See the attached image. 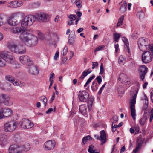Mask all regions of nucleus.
Returning a JSON list of instances; mask_svg holds the SVG:
<instances>
[{
    "mask_svg": "<svg viewBox=\"0 0 153 153\" xmlns=\"http://www.w3.org/2000/svg\"><path fill=\"white\" fill-rule=\"evenodd\" d=\"M126 61L125 56H123L120 55L119 58L118 62L120 65H122L125 63Z\"/></svg>",
    "mask_w": 153,
    "mask_h": 153,
    "instance_id": "30",
    "label": "nucleus"
},
{
    "mask_svg": "<svg viewBox=\"0 0 153 153\" xmlns=\"http://www.w3.org/2000/svg\"><path fill=\"white\" fill-rule=\"evenodd\" d=\"M54 78V74L53 72L51 73L49 78V81H53V79Z\"/></svg>",
    "mask_w": 153,
    "mask_h": 153,
    "instance_id": "52",
    "label": "nucleus"
},
{
    "mask_svg": "<svg viewBox=\"0 0 153 153\" xmlns=\"http://www.w3.org/2000/svg\"><path fill=\"white\" fill-rule=\"evenodd\" d=\"M140 84H138L137 87L134 90L133 92L134 95L130 102V108L131 109V114L133 120L136 119V111L135 109V104L136 99L137 93L139 89Z\"/></svg>",
    "mask_w": 153,
    "mask_h": 153,
    "instance_id": "1",
    "label": "nucleus"
},
{
    "mask_svg": "<svg viewBox=\"0 0 153 153\" xmlns=\"http://www.w3.org/2000/svg\"><path fill=\"white\" fill-rule=\"evenodd\" d=\"M138 15L140 18H142L144 17V14L143 12L141 11L138 13Z\"/></svg>",
    "mask_w": 153,
    "mask_h": 153,
    "instance_id": "57",
    "label": "nucleus"
},
{
    "mask_svg": "<svg viewBox=\"0 0 153 153\" xmlns=\"http://www.w3.org/2000/svg\"><path fill=\"white\" fill-rule=\"evenodd\" d=\"M55 145L54 141L49 140L45 143L43 146L45 150H49L53 149L55 147Z\"/></svg>",
    "mask_w": 153,
    "mask_h": 153,
    "instance_id": "17",
    "label": "nucleus"
},
{
    "mask_svg": "<svg viewBox=\"0 0 153 153\" xmlns=\"http://www.w3.org/2000/svg\"><path fill=\"white\" fill-rule=\"evenodd\" d=\"M124 16L123 15L120 18L117 24V27H118V26H120L122 25L123 21L124 20Z\"/></svg>",
    "mask_w": 153,
    "mask_h": 153,
    "instance_id": "40",
    "label": "nucleus"
},
{
    "mask_svg": "<svg viewBox=\"0 0 153 153\" xmlns=\"http://www.w3.org/2000/svg\"><path fill=\"white\" fill-rule=\"evenodd\" d=\"M71 20H75L77 18V16L75 15L71 14L68 17Z\"/></svg>",
    "mask_w": 153,
    "mask_h": 153,
    "instance_id": "48",
    "label": "nucleus"
},
{
    "mask_svg": "<svg viewBox=\"0 0 153 153\" xmlns=\"http://www.w3.org/2000/svg\"><path fill=\"white\" fill-rule=\"evenodd\" d=\"M88 152L89 153H99V152L96 149L94 146L92 145L89 146Z\"/></svg>",
    "mask_w": 153,
    "mask_h": 153,
    "instance_id": "28",
    "label": "nucleus"
},
{
    "mask_svg": "<svg viewBox=\"0 0 153 153\" xmlns=\"http://www.w3.org/2000/svg\"><path fill=\"white\" fill-rule=\"evenodd\" d=\"M36 18L40 22H45L48 21L49 16L48 15L42 13L38 14Z\"/></svg>",
    "mask_w": 153,
    "mask_h": 153,
    "instance_id": "18",
    "label": "nucleus"
},
{
    "mask_svg": "<svg viewBox=\"0 0 153 153\" xmlns=\"http://www.w3.org/2000/svg\"><path fill=\"white\" fill-rule=\"evenodd\" d=\"M139 70L140 72V77L142 80H143L147 72V68L144 66L141 65L139 67Z\"/></svg>",
    "mask_w": 153,
    "mask_h": 153,
    "instance_id": "21",
    "label": "nucleus"
},
{
    "mask_svg": "<svg viewBox=\"0 0 153 153\" xmlns=\"http://www.w3.org/2000/svg\"><path fill=\"white\" fill-rule=\"evenodd\" d=\"M104 72V68H103V64L102 63L101 64L100 66V71L99 73L100 74H102Z\"/></svg>",
    "mask_w": 153,
    "mask_h": 153,
    "instance_id": "47",
    "label": "nucleus"
},
{
    "mask_svg": "<svg viewBox=\"0 0 153 153\" xmlns=\"http://www.w3.org/2000/svg\"><path fill=\"white\" fill-rule=\"evenodd\" d=\"M97 84L94 81L93 82L91 87L93 90L95 91L97 89Z\"/></svg>",
    "mask_w": 153,
    "mask_h": 153,
    "instance_id": "46",
    "label": "nucleus"
},
{
    "mask_svg": "<svg viewBox=\"0 0 153 153\" xmlns=\"http://www.w3.org/2000/svg\"><path fill=\"white\" fill-rule=\"evenodd\" d=\"M20 15V13H16L14 16L10 18L8 20V24L12 26H15L18 25L19 22L17 20L16 17L19 16Z\"/></svg>",
    "mask_w": 153,
    "mask_h": 153,
    "instance_id": "15",
    "label": "nucleus"
},
{
    "mask_svg": "<svg viewBox=\"0 0 153 153\" xmlns=\"http://www.w3.org/2000/svg\"><path fill=\"white\" fill-rule=\"evenodd\" d=\"M5 78L6 80L11 83H13L15 81V78L10 75H6L5 76Z\"/></svg>",
    "mask_w": 153,
    "mask_h": 153,
    "instance_id": "34",
    "label": "nucleus"
},
{
    "mask_svg": "<svg viewBox=\"0 0 153 153\" xmlns=\"http://www.w3.org/2000/svg\"><path fill=\"white\" fill-rule=\"evenodd\" d=\"M107 84L106 82H105V83L100 88L99 91L98 92L99 94H100L102 92V91L103 90L104 88V87L105 86L106 84Z\"/></svg>",
    "mask_w": 153,
    "mask_h": 153,
    "instance_id": "53",
    "label": "nucleus"
},
{
    "mask_svg": "<svg viewBox=\"0 0 153 153\" xmlns=\"http://www.w3.org/2000/svg\"><path fill=\"white\" fill-rule=\"evenodd\" d=\"M132 38L133 39H136L137 38L138 33L136 31H134L133 32L131 35Z\"/></svg>",
    "mask_w": 153,
    "mask_h": 153,
    "instance_id": "45",
    "label": "nucleus"
},
{
    "mask_svg": "<svg viewBox=\"0 0 153 153\" xmlns=\"http://www.w3.org/2000/svg\"><path fill=\"white\" fill-rule=\"evenodd\" d=\"M122 41L124 42L125 45L127 47L128 49L129 50V43L127 39L125 37H122Z\"/></svg>",
    "mask_w": 153,
    "mask_h": 153,
    "instance_id": "44",
    "label": "nucleus"
},
{
    "mask_svg": "<svg viewBox=\"0 0 153 153\" xmlns=\"http://www.w3.org/2000/svg\"><path fill=\"white\" fill-rule=\"evenodd\" d=\"M120 36V34L118 33H114L113 35L114 41L115 42H118Z\"/></svg>",
    "mask_w": 153,
    "mask_h": 153,
    "instance_id": "35",
    "label": "nucleus"
},
{
    "mask_svg": "<svg viewBox=\"0 0 153 153\" xmlns=\"http://www.w3.org/2000/svg\"><path fill=\"white\" fill-rule=\"evenodd\" d=\"M76 5L79 8H80L82 7L81 1H78L76 3Z\"/></svg>",
    "mask_w": 153,
    "mask_h": 153,
    "instance_id": "54",
    "label": "nucleus"
},
{
    "mask_svg": "<svg viewBox=\"0 0 153 153\" xmlns=\"http://www.w3.org/2000/svg\"><path fill=\"white\" fill-rule=\"evenodd\" d=\"M19 59L21 63L24 65L30 66L33 64V62L31 59L27 56H20Z\"/></svg>",
    "mask_w": 153,
    "mask_h": 153,
    "instance_id": "9",
    "label": "nucleus"
},
{
    "mask_svg": "<svg viewBox=\"0 0 153 153\" xmlns=\"http://www.w3.org/2000/svg\"><path fill=\"white\" fill-rule=\"evenodd\" d=\"M16 127V124L15 122H9L4 125V129L5 131L11 132L15 130Z\"/></svg>",
    "mask_w": 153,
    "mask_h": 153,
    "instance_id": "12",
    "label": "nucleus"
},
{
    "mask_svg": "<svg viewBox=\"0 0 153 153\" xmlns=\"http://www.w3.org/2000/svg\"><path fill=\"white\" fill-rule=\"evenodd\" d=\"M9 48L11 52L16 53L24 54L26 52L25 47L20 45H17L13 44L9 47Z\"/></svg>",
    "mask_w": 153,
    "mask_h": 153,
    "instance_id": "4",
    "label": "nucleus"
},
{
    "mask_svg": "<svg viewBox=\"0 0 153 153\" xmlns=\"http://www.w3.org/2000/svg\"><path fill=\"white\" fill-rule=\"evenodd\" d=\"M114 47L115 49V51L116 53H117L119 49V46L118 44H115L114 45Z\"/></svg>",
    "mask_w": 153,
    "mask_h": 153,
    "instance_id": "60",
    "label": "nucleus"
},
{
    "mask_svg": "<svg viewBox=\"0 0 153 153\" xmlns=\"http://www.w3.org/2000/svg\"><path fill=\"white\" fill-rule=\"evenodd\" d=\"M40 101L42 102L44 105L45 106L47 104V100L45 96H41L40 98Z\"/></svg>",
    "mask_w": 153,
    "mask_h": 153,
    "instance_id": "36",
    "label": "nucleus"
},
{
    "mask_svg": "<svg viewBox=\"0 0 153 153\" xmlns=\"http://www.w3.org/2000/svg\"><path fill=\"white\" fill-rule=\"evenodd\" d=\"M142 143L143 142L141 141H140L137 144V146L136 147L138 149H139L140 150V149L141 148Z\"/></svg>",
    "mask_w": 153,
    "mask_h": 153,
    "instance_id": "55",
    "label": "nucleus"
},
{
    "mask_svg": "<svg viewBox=\"0 0 153 153\" xmlns=\"http://www.w3.org/2000/svg\"><path fill=\"white\" fill-rule=\"evenodd\" d=\"M8 153H22L21 148L16 145H13L10 146L9 148Z\"/></svg>",
    "mask_w": 153,
    "mask_h": 153,
    "instance_id": "19",
    "label": "nucleus"
},
{
    "mask_svg": "<svg viewBox=\"0 0 153 153\" xmlns=\"http://www.w3.org/2000/svg\"><path fill=\"white\" fill-rule=\"evenodd\" d=\"M13 85L14 86H19V81H15H15L13 82Z\"/></svg>",
    "mask_w": 153,
    "mask_h": 153,
    "instance_id": "61",
    "label": "nucleus"
},
{
    "mask_svg": "<svg viewBox=\"0 0 153 153\" xmlns=\"http://www.w3.org/2000/svg\"><path fill=\"white\" fill-rule=\"evenodd\" d=\"M16 3V1H12L8 4V6L10 8H16L17 6Z\"/></svg>",
    "mask_w": 153,
    "mask_h": 153,
    "instance_id": "37",
    "label": "nucleus"
},
{
    "mask_svg": "<svg viewBox=\"0 0 153 153\" xmlns=\"http://www.w3.org/2000/svg\"><path fill=\"white\" fill-rule=\"evenodd\" d=\"M94 99L93 97H90L88 101V108L89 111H91L92 109V105Z\"/></svg>",
    "mask_w": 153,
    "mask_h": 153,
    "instance_id": "27",
    "label": "nucleus"
},
{
    "mask_svg": "<svg viewBox=\"0 0 153 153\" xmlns=\"http://www.w3.org/2000/svg\"><path fill=\"white\" fill-rule=\"evenodd\" d=\"M68 52V48L67 46H65L63 50V55L65 56Z\"/></svg>",
    "mask_w": 153,
    "mask_h": 153,
    "instance_id": "50",
    "label": "nucleus"
},
{
    "mask_svg": "<svg viewBox=\"0 0 153 153\" xmlns=\"http://www.w3.org/2000/svg\"><path fill=\"white\" fill-rule=\"evenodd\" d=\"M19 124L21 128L24 129H29L34 126L33 123L27 119H23L19 122Z\"/></svg>",
    "mask_w": 153,
    "mask_h": 153,
    "instance_id": "8",
    "label": "nucleus"
},
{
    "mask_svg": "<svg viewBox=\"0 0 153 153\" xmlns=\"http://www.w3.org/2000/svg\"><path fill=\"white\" fill-rule=\"evenodd\" d=\"M0 141L3 144L7 143V136L4 135L0 134Z\"/></svg>",
    "mask_w": 153,
    "mask_h": 153,
    "instance_id": "31",
    "label": "nucleus"
},
{
    "mask_svg": "<svg viewBox=\"0 0 153 153\" xmlns=\"http://www.w3.org/2000/svg\"><path fill=\"white\" fill-rule=\"evenodd\" d=\"M0 55L3 60L9 63L12 64L14 62V58L13 54L8 51H3L0 53Z\"/></svg>",
    "mask_w": 153,
    "mask_h": 153,
    "instance_id": "5",
    "label": "nucleus"
},
{
    "mask_svg": "<svg viewBox=\"0 0 153 153\" xmlns=\"http://www.w3.org/2000/svg\"><path fill=\"white\" fill-rule=\"evenodd\" d=\"M53 110V109L52 108H49L46 111V114H50Z\"/></svg>",
    "mask_w": 153,
    "mask_h": 153,
    "instance_id": "64",
    "label": "nucleus"
},
{
    "mask_svg": "<svg viewBox=\"0 0 153 153\" xmlns=\"http://www.w3.org/2000/svg\"><path fill=\"white\" fill-rule=\"evenodd\" d=\"M127 9V3L126 1H124L121 5L120 10L122 12L124 13L125 12Z\"/></svg>",
    "mask_w": 153,
    "mask_h": 153,
    "instance_id": "33",
    "label": "nucleus"
},
{
    "mask_svg": "<svg viewBox=\"0 0 153 153\" xmlns=\"http://www.w3.org/2000/svg\"><path fill=\"white\" fill-rule=\"evenodd\" d=\"M12 113V111L10 109L8 108L3 109L0 106V119L10 116Z\"/></svg>",
    "mask_w": 153,
    "mask_h": 153,
    "instance_id": "10",
    "label": "nucleus"
},
{
    "mask_svg": "<svg viewBox=\"0 0 153 153\" xmlns=\"http://www.w3.org/2000/svg\"><path fill=\"white\" fill-rule=\"evenodd\" d=\"M140 150V149H138L136 147V148L133 150L132 153H136L139 152Z\"/></svg>",
    "mask_w": 153,
    "mask_h": 153,
    "instance_id": "62",
    "label": "nucleus"
},
{
    "mask_svg": "<svg viewBox=\"0 0 153 153\" xmlns=\"http://www.w3.org/2000/svg\"><path fill=\"white\" fill-rule=\"evenodd\" d=\"M71 35H73L72 37H71L68 40V43L69 45H73L74 44L76 37L75 36V32L74 31L72 30L71 31Z\"/></svg>",
    "mask_w": 153,
    "mask_h": 153,
    "instance_id": "24",
    "label": "nucleus"
},
{
    "mask_svg": "<svg viewBox=\"0 0 153 153\" xmlns=\"http://www.w3.org/2000/svg\"><path fill=\"white\" fill-rule=\"evenodd\" d=\"M95 77V76L94 75H93L92 76L90 77L87 80L85 84L84 85V87H86L87 86V85L89 84L91 81V80Z\"/></svg>",
    "mask_w": 153,
    "mask_h": 153,
    "instance_id": "42",
    "label": "nucleus"
},
{
    "mask_svg": "<svg viewBox=\"0 0 153 153\" xmlns=\"http://www.w3.org/2000/svg\"><path fill=\"white\" fill-rule=\"evenodd\" d=\"M153 58V55L149 51H145L142 56V61L145 63H148L151 62Z\"/></svg>",
    "mask_w": 153,
    "mask_h": 153,
    "instance_id": "11",
    "label": "nucleus"
},
{
    "mask_svg": "<svg viewBox=\"0 0 153 153\" xmlns=\"http://www.w3.org/2000/svg\"><path fill=\"white\" fill-rule=\"evenodd\" d=\"M104 46L103 45H100L98 47L96 48L94 50V52H96L98 51H99L102 50L103 48H104Z\"/></svg>",
    "mask_w": 153,
    "mask_h": 153,
    "instance_id": "49",
    "label": "nucleus"
},
{
    "mask_svg": "<svg viewBox=\"0 0 153 153\" xmlns=\"http://www.w3.org/2000/svg\"><path fill=\"white\" fill-rule=\"evenodd\" d=\"M3 18L0 16V26H2L3 24Z\"/></svg>",
    "mask_w": 153,
    "mask_h": 153,
    "instance_id": "63",
    "label": "nucleus"
},
{
    "mask_svg": "<svg viewBox=\"0 0 153 153\" xmlns=\"http://www.w3.org/2000/svg\"><path fill=\"white\" fill-rule=\"evenodd\" d=\"M92 140V138L90 135L87 136L83 137L82 140V142L83 144H85L88 140Z\"/></svg>",
    "mask_w": 153,
    "mask_h": 153,
    "instance_id": "38",
    "label": "nucleus"
},
{
    "mask_svg": "<svg viewBox=\"0 0 153 153\" xmlns=\"http://www.w3.org/2000/svg\"><path fill=\"white\" fill-rule=\"evenodd\" d=\"M147 119V118H145L144 117H143L140 120L139 122L141 126H143L144 125L145 122H146Z\"/></svg>",
    "mask_w": 153,
    "mask_h": 153,
    "instance_id": "43",
    "label": "nucleus"
},
{
    "mask_svg": "<svg viewBox=\"0 0 153 153\" xmlns=\"http://www.w3.org/2000/svg\"><path fill=\"white\" fill-rule=\"evenodd\" d=\"M88 97V94L85 91H79L78 98L80 101L84 102H86Z\"/></svg>",
    "mask_w": 153,
    "mask_h": 153,
    "instance_id": "14",
    "label": "nucleus"
},
{
    "mask_svg": "<svg viewBox=\"0 0 153 153\" xmlns=\"http://www.w3.org/2000/svg\"><path fill=\"white\" fill-rule=\"evenodd\" d=\"M19 148H21V150H23L25 151H28L30 149V145L29 143L25 144L24 145L22 146H19Z\"/></svg>",
    "mask_w": 153,
    "mask_h": 153,
    "instance_id": "29",
    "label": "nucleus"
},
{
    "mask_svg": "<svg viewBox=\"0 0 153 153\" xmlns=\"http://www.w3.org/2000/svg\"><path fill=\"white\" fill-rule=\"evenodd\" d=\"M10 32L11 33L14 34H19L20 33H21V34L20 35L19 37L22 34H26L27 33L26 31L20 27L12 28Z\"/></svg>",
    "mask_w": 153,
    "mask_h": 153,
    "instance_id": "16",
    "label": "nucleus"
},
{
    "mask_svg": "<svg viewBox=\"0 0 153 153\" xmlns=\"http://www.w3.org/2000/svg\"><path fill=\"white\" fill-rule=\"evenodd\" d=\"M79 110L80 112L83 115H85L87 114V107L85 105L83 104L80 105L79 107Z\"/></svg>",
    "mask_w": 153,
    "mask_h": 153,
    "instance_id": "23",
    "label": "nucleus"
},
{
    "mask_svg": "<svg viewBox=\"0 0 153 153\" xmlns=\"http://www.w3.org/2000/svg\"><path fill=\"white\" fill-rule=\"evenodd\" d=\"M92 68L94 69L96 67L98 66V64L97 62H92Z\"/></svg>",
    "mask_w": 153,
    "mask_h": 153,
    "instance_id": "56",
    "label": "nucleus"
},
{
    "mask_svg": "<svg viewBox=\"0 0 153 153\" xmlns=\"http://www.w3.org/2000/svg\"><path fill=\"white\" fill-rule=\"evenodd\" d=\"M91 72L92 70L90 69L85 70L82 72L81 76L79 77V79L81 80H83L86 76Z\"/></svg>",
    "mask_w": 153,
    "mask_h": 153,
    "instance_id": "25",
    "label": "nucleus"
},
{
    "mask_svg": "<svg viewBox=\"0 0 153 153\" xmlns=\"http://www.w3.org/2000/svg\"><path fill=\"white\" fill-rule=\"evenodd\" d=\"M36 17L34 15L26 16L23 19L21 23L22 27L30 26L35 21Z\"/></svg>",
    "mask_w": 153,
    "mask_h": 153,
    "instance_id": "6",
    "label": "nucleus"
},
{
    "mask_svg": "<svg viewBox=\"0 0 153 153\" xmlns=\"http://www.w3.org/2000/svg\"><path fill=\"white\" fill-rule=\"evenodd\" d=\"M74 124L75 126H76L77 124L79 123L82 122L84 121V119L80 118L78 116H76L73 119Z\"/></svg>",
    "mask_w": 153,
    "mask_h": 153,
    "instance_id": "26",
    "label": "nucleus"
},
{
    "mask_svg": "<svg viewBox=\"0 0 153 153\" xmlns=\"http://www.w3.org/2000/svg\"><path fill=\"white\" fill-rule=\"evenodd\" d=\"M142 100L145 101L144 104L146 107H147L148 105V99L146 95L145 94H143V96L142 97Z\"/></svg>",
    "mask_w": 153,
    "mask_h": 153,
    "instance_id": "41",
    "label": "nucleus"
},
{
    "mask_svg": "<svg viewBox=\"0 0 153 153\" xmlns=\"http://www.w3.org/2000/svg\"><path fill=\"white\" fill-rule=\"evenodd\" d=\"M59 52L58 51L56 53L55 56L54 57V59L55 60H57V58L59 57Z\"/></svg>",
    "mask_w": 153,
    "mask_h": 153,
    "instance_id": "58",
    "label": "nucleus"
},
{
    "mask_svg": "<svg viewBox=\"0 0 153 153\" xmlns=\"http://www.w3.org/2000/svg\"><path fill=\"white\" fill-rule=\"evenodd\" d=\"M100 136L99 137V140L101 142V144L102 145L106 141V134L104 130H102L100 132Z\"/></svg>",
    "mask_w": 153,
    "mask_h": 153,
    "instance_id": "22",
    "label": "nucleus"
},
{
    "mask_svg": "<svg viewBox=\"0 0 153 153\" xmlns=\"http://www.w3.org/2000/svg\"><path fill=\"white\" fill-rule=\"evenodd\" d=\"M124 88L122 86H119L117 88V91L119 96L121 97L124 94Z\"/></svg>",
    "mask_w": 153,
    "mask_h": 153,
    "instance_id": "32",
    "label": "nucleus"
},
{
    "mask_svg": "<svg viewBox=\"0 0 153 153\" xmlns=\"http://www.w3.org/2000/svg\"><path fill=\"white\" fill-rule=\"evenodd\" d=\"M2 83L1 82H0V87L2 88L3 90L6 89L5 88H2L1 87V85ZM6 87L7 88L6 89L8 91H10L12 90V88L10 84L9 83H7L6 85Z\"/></svg>",
    "mask_w": 153,
    "mask_h": 153,
    "instance_id": "39",
    "label": "nucleus"
},
{
    "mask_svg": "<svg viewBox=\"0 0 153 153\" xmlns=\"http://www.w3.org/2000/svg\"><path fill=\"white\" fill-rule=\"evenodd\" d=\"M96 79L98 83L100 84L102 81V77L101 76H97V77Z\"/></svg>",
    "mask_w": 153,
    "mask_h": 153,
    "instance_id": "51",
    "label": "nucleus"
},
{
    "mask_svg": "<svg viewBox=\"0 0 153 153\" xmlns=\"http://www.w3.org/2000/svg\"><path fill=\"white\" fill-rule=\"evenodd\" d=\"M10 97L7 94H0V104L3 103L7 106H10L12 104L10 101Z\"/></svg>",
    "mask_w": 153,
    "mask_h": 153,
    "instance_id": "7",
    "label": "nucleus"
},
{
    "mask_svg": "<svg viewBox=\"0 0 153 153\" xmlns=\"http://www.w3.org/2000/svg\"><path fill=\"white\" fill-rule=\"evenodd\" d=\"M16 5L17 6V7L21 6L22 4V2L20 1H16Z\"/></svg>",
    "mask_w": 153,
    "mask_h": 153,
    "instance_id": "59",
    "label": "nucleus"
},
{
    "mask_svg": "<svg viewBox=\"0 0 153 153\" xmlns=\"http://www.w3.org/2000/svg\"><path fill=\"white\" fill-rule=\"evenodd\" d=\"M30 35L26 33L22 35L20 37L21 40L25 45L30 46H34L38 43V39L36 36H33L30 38Z\"/></svg>",
    "mask_w": 153,
    "mask_h": 153,
    "instance_id": "2",
    "label": "nucleus"
},
{
    "mask_svg": "<svg viewBox=\"0 0 153 153\" xmlns=\"http://www.w3.org/2000/svg\"><path fill=\"white\" fill-rule=\"evenodd\" d=\"M138 45L139 49L143 51L150 50L153 52V44L149 45L148 41L144 38H140L138 41Z\"/></svg>",
    "mask_w": 153,
    "mask_h": 153,
    "instance_id": "3",
    "label": "nucleus"
},
{
    "mask_svg": "<svg viewBox=\"0 0 153 153\" xmlns=\"http://www.w3.org/2000/svg\"><path fill=\"white\" fill-rule=\"evenodd\" d=\"M28 72L31 75H37L39 73V68L37 67L32 65L31 67L29 68Z\"/></svg>",
    "mask_w": 153,
    "mask_h": 153,
    "instance_id": "20",
    "label": "nucleus"
},
{
    "mask_svg": "<svg viewBox=\"0 0 153 153\" xmlns=\"http://www.w3.org/2000/svg\"><path fill=\"white\" fill-rule=\"evenodd\" d=\"M118 80L122 83L126 85H128L130 83V78L123 73L120 75Z\"/></svg>",
    "mask_w": 153,
    "mask_h": 153,
    "instance_id": "13",
    "label": "nucleus"
}]
</instances>
